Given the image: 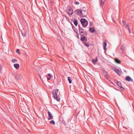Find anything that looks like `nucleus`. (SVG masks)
Returning <instances> with one entry per match:
<instances>
[{"mask_svg":"<svg viewBox=\"0 0 134 134\" xmlns=\"http://www.w3.org/2000/svg\"><path fill=\"white\" fill-rule=\"evenodd\" d=\"M102 73L105 77L106 79H108L109 76L107 72L104 70H102Z\"/></svg>","mask_w":134,"mask_h":134,"instance_id":"obj_7","label":"nucleus"},{"mask_svg":"<svg viewBox=\"0 0 134 134\" xmlns=\"http://www.w3.org/2000/svg\"><path fill=\"white\" fill-rule=\"evenodd\" d=\"M128 27V30H129V33H131V30L130 29V28L129 27V26L128 27Z\"/></svg>","mask_w":134,"mask_h":134,"instance_id":"obj_33","label":"nucleus"},{"mask_svg":"<svg viewBox=\"0 0 134 134\" xmlns=\"http://www.w3.org/2000/svg\"><path fill=\"white\" fill-rule=\"evenodd\" d=\"M50 123L51 124H52L53 125H55V121L53 120H51L50 122Z\"/></svg>","mask_w":134,"mask_h":134,"instance_id":"obj_24","label":"nucleus"},{"mask_svg":"<svg viewBox=\"0 0 134 134\" xmlns=\"http://www.w3.org/2000/svg\"><path fill=\"white\" fill-rule=\"evenodd\" d=\"M125 49V45L124 44H122L121 46V50L122 51H123Z\"/></svg>","mask_w":134,"mask_h":134,"instance_id":"obj_18","label":"nucleus"},{"mask_svg":"<svg viewBox=\"0 0 134 134\" xmlns=\"http://www.w3.org/2000/svg\"><path fill=\"white\" fill-rule=\"evenodd\" d=\"M47 79L48 80H49L51 79V77H47Z\"/></svg>","mask_w":134,"mask_h":134,"instance_id":"obj_35","label":"nucleus"},{"mask_svg":"<svg viewBox=\"0 0 134 134\" xmlns=\"http://www.w3.org/2000/svg\"><path fill=\"white\" fill-rule=\"evenodd\" d=\"M75 32H76V33L77 36V37H78L79 36V33H78V31H75Z\"/></svg>","mask_w":134,"mask_h":134,"instance_id":"obj_31","label":"nucleus"},{"mask_svg":"<svg viewBox=\"0 0 134 134\" xmlns=\"http://www.w3.org/2000/svg\"><path fill=\"white\" fill-rule=\"evenodd\" d=\"M74 13L76 14L79 15L82 17H85L86 16V15H83L82 13V10L77 9L74 11Z\"/></svg>","mask_w":134,"mask_h":134,"instance_id":"obj_1","label":"nucleus"},{"mask_svg":"<svg viewBox=\"0 0 134 134\" xmlns=\"http://www.w3.org/2000/svg\"><path fill=\"white\" fill-rule=\"evenodd\" d=\"M67 13L69 14L72 15L73 13V11L72 9L70 7L68 8V10Z\"/></svg>","mask_w":134,"mask_h":134,"instance_id":"obj_6","label":"nucleus"},{"mask_svg":"<svg viewBox=\"0 0 134 134\" xmlns=\"http://www.w3.org/2000/svg\"><path fill=\"white\" fill-rule=\"evenodd\" d=\"M74 25L77 26L78 25V21L77 20H75L74 21Z\"/></svg>","mask_w":134,"mask_h":134,"instance_id":"obj_22","label":"nucleus"},{"mask_svg":"<svg viewBox=\"0 0 134 134\" xmlns=\"http://www.w3.org/2000/svg\"><path fill=\"white\" fill-rule=\"evenodd\" d=\"M43 45L44 46V47L45 48H43L44 49H46V48H48L47 46V44H44Z\"/></svg>","mask_w":134,"mask_h":134,"instance_id":"obj_26","label":"nucleus"},{"mask_svg":"<svg viewBox=\"0 0 134 134\" xmlns=\"http://www.w3.org/2000/svg\"><path fill=\"white\" fill-rule=\"evenodd\" d=\"M79 34L80 35H82V34L84 33L85 34H86L85 31H84V30L81 27L80 25H79Z\"/></svg>","mask_w":134,"mask_h":134,"instance_id":"obj_4","label":"nucleus"},{"mask_svg":"<svg viewBox=\"0 0 134 134\" xmlns=\"http://www.w3.org/2000/svg\"><path fill=\"white\" fill-rule=\"evenodd\" d=\"M98 62V60L97 58H96L95 59H93L92 60V62L94 64H96Z\"/></svg>","mask_w":134,"mask_h":134,"instance_id":"obj_16","label":"nucleus"},{"mask_svg":"<svg viewBox=\"0 0 134 134\" xmlns=\"http://www.w3.org/2000/svg\"><path fill=\"white\" fill-rule=\"evenodd\" d=\"M63 1H64V0H63Z\"/></svg>","mask_w":134,"mask_h":134,"instance_id":"obj_38","label":"nucleus"},{"mask_svg":"<svg viewBox=\"0 0 134 134\" xmlns=\"http://www.w3.org/2000/svg\"><path fill=\"white\" fill-rule=\"evenodd\" d=\"M84 12H86V11H85L84 10H83Z\"/></svg>","mask_w":134,"mask_h":134,"instance_id":"obj_37","label":"nucleus"},{"mask_svg":"<svg viewBox=\"0 0 134 134\" xmlns=\"http://www.w3.org/2000/svg\"><path fill=\"white\" fill-rule=\"evenodd\" d=\"M117 85L118 86H119V87L122 85L121 83V82L117 81Z\"/></svg>","mask_w":134,"mask_h":134,"instance_id":"obj_20","label":"nucleus"},{"mask_svg":"<svg viewBox=\"0 0 134 134\" xmlns=\"http://www.w3.org/2000/svg\"><path fill=\"white\" fill-rule=\"evenodd\" d=\"M84 34H83L80 35H81V40L82 41H87V38L84 35Z\"/></svg>","mask_w":134,"mask_h":134,"instance_id":"obj_5","label":"nucleus"},{"mask_svg":"<svg viewBox=\"0 0 134 134\" xmlns=\"http://www.w3.org/2000/svg\"><path fill=\"white\" fill-rule=\"evenodd\" d=\"M21 33L23 36H25L26 35V32L24 31H21Z\"/></svg>","mask_w":134,"mask_h":134,"instance_id":"obj_17","label":"nucleus"},{"mask_svg":"<svg viewBox=\"0 0 134 134\" xmlns=\"http://www.w3.org/2000/svg\"><path fill=\"white\" fill-rule=\"evenodd\" d=\"M92 24V22H90V26H91Z\"/></svg>","mask_w":134,"mask_h":134,"instance_id":"obj_36","label":"nucleus"},{"mask_svg":"<svg viewBox=\"0 0 134 134\" xmlns=\"http://www.w3.org/2000/svg\"><path fill=\"white\" fill-rule=\"evenodd\" d=\"M75 3L76 5H78L79 4V2H75Z\"/></svg>","mask_w":134,"mask_h":134,"instance_id":"obj_32","label":"nucleus"},{"mask_svg":"<svg viewBox=\"0 0 134 134\" xmlns=\"http://www.w3.org/2000/svg\"><path fill=\"white\" fill-rule=\"evenodd\" d=\"M12 61L13 63H14L15 62H17V60L16 59H13Z\"/></svg>","mask_w":134,"mask_h":134,"instance_id":"obj_28","label":"nucleus"},{"mask_svg":"<svg viewBox=\"0 0 134 134\" xmlns=\"http://www.w3.org/2000/svg\"><path fill=\"white\" fill-rule=\"evenodd\" d=\"M115 62L117 64H120L121 61L117 58H115L114 59Z\"/></svg>","mask_w":134,"mask_h":134,"instance_id":"obj_15","label":"nucleus"},{"mask_svg":"<svg viewBox=\"0 0 134 134\" xmlns=\"http://www.w3.org/2000/svg\"><path fill=\"white\" fill-rule=\"evenodd\" d=\"M89 30L91 33H93L95 32V30L94 27H90L89 29Z\"/></svg>","mask_w":134,"mask_h":134,"instance_id":"obj_11","label":"nucleus"},{"mask_svg":"<svg viewBox=\"0 0 134 134\" xmlns=\"http://www.w3.org/2000/svg\"><path fill=\"white\" fill-rule=\"evenodd\" d=\"M86 42H84L83 41V44L86 47H88L89 46V44L87 43L86 42Z\"/></svg>","mask_w":134,"mask_h":134,"instance_id":"obj_21","label":"nucleus"},{"mask_svg":"<svg viewBox=\"0 0 134 134\" xmlns=\"http://www.w3.org/2000/svg\"><path fill=\"white\" fill-rule=\"evenodd\" d=\"M107 45V43L106 41H105L104 43L103 44V48L104 50L105 51H106V47Z\"/></svg>","mask_w":134,"mask_h":134,"instance_id":"obj_13","label":"nucleus"},{"mask_svg":"<svg viewBox=\"0 0 134 134\" xmlns=\"http://www.w3.org/2000/svg\"><path fill=\"white\" fill-rule=\"evenodd\" d=\"M68 80L69 81V83H72V80L70 77H68Z\"/></svg>","mask_w":134,"mask_h":134,"instance_id":"obj_23","label":"nucleus"},{"mask_svg":"<svg viewBox=\"0 0 134 134\" xmlns=\"http://www.w3.org/2000/svg\"><path fill=\"white\" fill-rule=\"evenodd\" d=\"M122 23L125 26V27H128L129 26V25L126 24V23L125 21H123Z\"/></svg>","mask_w":134,"mask_h":134,"instance_id":"obj_19","label":"nucleus"},{"mask_svg":"<svg viewBox=\"0 0 134 134\" xmlns=\"http://www.w3.org/2000/svg\"><path fill=\"white\" fill-rule=\"evenodd\" d=\"M14 67L16 69H18L19 67V65L18 64L16 63L14 65Z\"/></svg>","mask_w":134,"mask_h":134,"instance_id":"obj_14","label":"nucleus"},{"mask_svg":"<svg viewBox=\"0 0 134 134\" xmlns=\"http://www.w3.org/2000/svg\"><path fill=\"white\" fill-rule=\"evenodd\" d=\"M101 3L100 4V5L102 6V4H103L105 2V0H101Z\"/></svg>","mask_w":134,"mask_h":134,"instance_id":"obj_25","label":"nucleus"},{"mask_svg":"<svg viewBox=\"0 0 134 134\" xmlns=\"http://www.w3.org/2000/svg\"><path fill=\"white\" fill-rule=\"evenodd\" d=\"M48 120H50L52 119L53 118V116L52 115V113L50 111H48Z\"/></svg>","mask_w":134,"mask_h":134,"instance_id":"obj_8","label":"nucleus"},{"mask_svg":"<svg viewBox=\"0 0 134 134\" xmlns=\"http://www.w3.org/2000/svg\"><path fill=\"white\" fill-rule=\"evenodd\" d=\"M16 79L19 81L21 80V78L20 75L19 74H17L15 76Z\"/></svg>","mask_w":134,"mask_h":134,"instance_id":"obj_12","label":"nucleus"},{"mask_svg":"<svg viewBox=\"0 0 134 134\" xmlns=\"http://www.w3.org/2000/svg\"><path fill=\"white\" fill-rule=\"evenodd\" d=\"M120 89L122 91H124V88L122 87V85L119 87Z\"/></svg>","mask_w":134,"mask_h":134,"instance_id":"obj_29","label":"nucleus"},{"mask_svg":"<svg viewBox=\"0 0 134 134\" xmlns=\"http://www.w3.org/2000/svg\"><path fill=\"white\" fill-rule=\"evenodd\" d=\"M48 76H49V77H52V75H51V74L50 73L48 74Z\"/></svg>","mask_w":134,"mask_h":134,"instance_id":"obj_34","label":"nucleus"},{"mask_svg":"<svg viewBox=\"0 0 134 134\" xmlns=\"http://www.w3.org/2000/svg\"><path fill=\"white\" fill-rule=\"evenodd\" d=\"M81 24L84 27H86L88 25V22L86 19L82 18L80 20Z\"/></svg>","mask_w":134,"mask_h":134,"instance_id":"obj_2","label":"nucleus"},{"mask_svg":"<svg viewBox=\"0 0 134 134\" xmlns=\"http://www.w3.org/2000/svg\"><path fill=\"white\" fill-rule=\"evenodd\" d=\"M125 80L127 81H131L132 82L133 81V80L129 76H127L125 78Z\"/></svg>","mask_w":134,"mask_h":134,"instance_id":"obj_10","label":"nucleus"},{"mask_svg":"<svg viewBox=\"0 0 134 134\" xmlns=\"http://www.w3.org/2000/svg\"><path fill=\"white\" fill-rule=\"evenodd\" d=\"M114 71L118 75H120L121 74V70H119L117 69H115L114 70Z\"/></svg>","mask_w":134,"mask_h":134,"instance_id":"obj_9","label":"nucleus"},{"mask_svg":"<svg viewBox=\"0 0 134 134\" xmlns=\"http://www.w3.org/2000/svg\"><path fill=\"white\" fill-rule=\"evenodd\" d=\"M60 119V121H62V123L63 124H64V120L63 119H62V118H59Z\"/></svg>","mask_w":134,"mask_h":134,"instance_id":"obj_27","label":"nucleus"},{"mask_svg":"<svg viewBox=\"0 0 134 134\" xmlns=\"http://www.w3.org/2000/svg\"><path fill=\"white\" fill-rule=\"evenodd\" d=\"M16 51L17 53H20V50L19 49H16Z\"/></svg>","mask_w":134,"mask_h":134,"instance_id":"obj_30","label":"nucleus"},{"mask_svg":"<svg viewBox=\"0 0 134 134\" xmlns=\"http://www.w3.org/2000/svg\"><path fill=\"white\" fill-rule=\"evenodd\" d=\"M59 90L58 89H55L52 92V93L53 95V97L55 99L58 101H59V98H58L57 93L58 92Z\"/></svg>","mask_w":134,"mask_h":134,"instance_id":"obj_3","label":"nucleus"}]
</instances>
